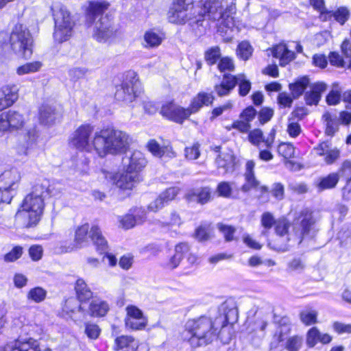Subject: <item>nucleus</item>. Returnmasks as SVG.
<instances>
[{"label": "nucleus", "mask_w": 351, "mask_h": 351, "mask_svg": "<svg viewBox=\"0 0 351 351\" xmlns=\"http://www.w3.org/2000/svg\"><path fill=\"white\" fill-rule=\"evenodd\" d=\"M48 182L36 184L32 191L24 198L21 209L15 215L16 224L23 228L37 225L45 208V198L49 195Z\"/></svg>", "instance_id": "obj_1"}, {"label": "nucleus", "mask_w": 351, "mask_h": 351, "mask_svg": "<svg viewBox=\"0 0 351 351\" xmlns=\"http://www.w3.org/2000/svg\"><path fill=\"white\" fill-rule=\"evenodd\" d=\"M132 143V137L125 132L114 127H104L94 133L93 145L101 158L108 154L118 155L125 153Z\"/></svg>", "instance_id": "obj_2"}, {"label": "nucleus", "mask_w": 351, "mask_h": 351, "mask_svg": "<svg viewBox=\"0 0 351 351\" xmlns=\"http://www.w3.org/2000/svg\"><path fill=\"white\" fill-rule=\"evenodd\" d=\"M235 11V4L228 3V0H206L204 4L205 16L210 21L218 22V30L221 32H226L234 26Z\"/></svg>", "instance_id": "obj_3"}, {"label": "nucleus", "mask_w": 351, "mask_h": 351, "mask_svg": "<svg viewBox=\"0 0 351 351\" xmlns=\"http://www.w3.org/2000/svg\"><path fill=\"white\" fill-rule=\"evenodd\" d=\"M186 330L191 335L189 341L193 346L211 343L216 336L217 330L212 319L206 316L189 320L186 324Z\"/></svg>", "instance_id": "obj_4"}, {"label": "nucleus", "mask_w": 351, "mask_h": 351, "mask_svg": "<svg viewBox=\"0 0 351 351\" xmlns=\"http://www.w3.org/2000/svg\"><path fill=\"white\" fill-rule=\"evenodd\" d=\"M51 10L54 21L53 38L56 42L62 43L72 36L75 22L64 5L54 3Z\"/></svg>", "instance_id": "obj_5"}, {"label": "nucleus", "mask_w": 351, "mask_h": 351, "mask_svg": "<svg viewBox=\"0 0 351 351\" xmlns=\"http://www.w3.org/2000/svg\"><path fill=\"white\" fill-rule=\"evenodd\" d=\"M12 49L21 53L25 58H29L32 54L33 39L28 29L22 24H16L10 35Z\"/></svg>", "instance_id": "obj_6"}, {"label": "nucleus", "mask_w": 351, "mask_h": 351, "mask_svg": "<svg viewBox=\"0 0 351 351\" xmlns=\"http://www.w3.org/2000/svg\"><path fill=\"white\" fill-rule=\"evenodd\" d=\"M89 230V226L85 223L80 226L75 231V241L80 247H82L88 242V233ZM96 247L97 250L103 254L107 252L108 249V242L103 236L99 226L94 225L91 227L89 231V236Z\"/></svg>", "instance_id": "obj_7"}, {"label": "nucleus", "mask_w": 351, "mask_h": 351, "mask_svg": "<svg viewBox=\"0 0 351 351\" xmlns=\"http://www.w3.org/2000/svg\"><path fill=\"white\" fill-rule=\"evenodd\" d=\"M315 222L313 212L308 208L295 213L293 219L295 242L298 244L301 243L304 237L309 235L313 231Z\"/></svg>", "instance_id": "obj_8"}, {"label": "nucleus", "mask_w": 351, "mask_h": 351, "mask_svg": "<svg viewBox=\"0 0 351 351\" xmlns=\"http://www.w3.org/2000/svg\"><path fill=\"white\" fill-rule=\"evenodd\" d=\"M290 225L289 219L285 217H280L276 219L274 230L278 238L273 243L269 244L274 250L279 252L287 251L290 246L289 242L292 240L295 241V236L292 237L289 231Z\"/></svg>", "instance_id": "obj_9"}, {"label": "nucleus", "mask_w": 351, "mask_h": 351, "mask_svg": "<svg viewBox=\"0 0 351 351\" xmlns=\"http://www.w3.org/2000/svg\"><path fill=\"white\" fill-rule=\"evenodd\" d=\"M140 86L136 74L134 73H130L127 75L126 80L117 87L114 94L115 99L126 104L132 102L138 96Z\"/></svg>", "instance_id": "obj_10"}, {"label": "nucleus", "mask_w": 351, "mask_h": 351, "mask_svg": "<svg viewBox=\"0 0 351 351\" xmlns=\"http://www.w3.org/2000/svg\"><path fill=\"white\" fill-rule=\"evenodd\" d=\"M92 29L93 37L98 42L104 43L116 36L117 28L108 16H101L93 25H87Z\"/></svg>", "instance_id": "obj_11"}, {"label": "nucleus", "mask_w": 351, "mask_h": 351, "mask_svg": "<svg viewBox=\"0 0 351 351\" xmlns=\"http://www.w3.org/2000/svg\"><path fill=\"white\" fill-rule=\"evenodd\" d=\"M192 3L193 0H175L167 13L169 22L176 25L189 23L190 18L193 15L188 13Z\"/></svg>", "instance_id": "obj_12"}, {"label": "nucleus", "mask_w": 351, "mask_h": 351, "mask_svg": "<svg viewBox=\"0 0 351 351\" xmlns=\"http://www.w3.org/2000/svg\"><path fill=\"white\" fill-rule=\"evenodd\" d=\"M94 127L90 124L80 125L73 134L71 139V145L77 149L90 152L93 147L90 136L93 133Z\"/></svg>", "instance_id": "obj_13"}, {"label": "nucleus", "mask_w": 351, "mask_h": 351, "mask_svg": "<svg viewBox=\"0 0 351 351\" xmlns=\"http://www.w3.org/2000/svg\"><path fill=\"white\" fill-rule=\"evenodd\" d=\"M110 4L106 0H91L84 7L85 25H93L108 10Z\"/></svg>", "instance_id": "obj_14"}, {"label": "nucleus", "mask_w": 351, "mask_h": 351, "mask_svg": "<svg viewBox=\"0 0 351 351\" xmlns=\"http://www.w3.org/2000/svg\"><path fill=\"white\" fill-rule=\"evenodd\" d=\"M147 162L144 154L138 150H134L129 156L125 155L122 158L123 170L132 173L139 174L138 173L145 167Z\"/></svg>", "instance_id": "obj_15"}, {"label": "nucleus", "mask_w": 351, "mask_h": 351, "mask_svg": "<svg viewBox=\"0 0 351 351\" xmlns=\"http://www.w3.org/2000/svg\"><path fill=\"white\" fill-rule=\"evenodd\" d=\"M127 316L125 319L127 327L132 330H143L147 324V319L141 310L136 306L130 305L126 307Z\"/></svg>", "instance_id": "obj_16"}, {"label": "nucleus", "mask_w": 351, "mask_h": 351, "mask_svg": "<svg viewBox=\"0 0 351 351\" xmlns=\"http://www.w3.org/2000/svg\"><path fill=\"white\" fill-rule=\"evenodd\" d=\"M189 111L173 101L167 102L162 105L160 114L167 119L174 122L182 123L184 120L188 119Z\"/></svg>", "instance_id": "obj_17"}, {"label": "nucleus", "mask_w": 351, "mask_h": 351, "mask_svg": "<svg viewBox=\"0 0 351 351\" xmlns=\"http://www.w3.org/2000/svg\"><path fill=\"white\" fill-rule=\"evenodd\" d=\"M3 351H40L38 341L34 339L16 340L7 343Z\"/></svg>", "instance_id": "obj_18"}, {"label": "nucleus", "mask_w": 351, "mask_h": 351, "mask_svg": "<svg viewBox=\"0 0 351 351\" xmlns=\"http://www.w3.org/2000/svg\"><path fill=\"white\" fill-rule=\"evenodd\" d=\"M315 154L324 157V161L328 165L334 163L340 156L339 150L337 148H332L328 141L319 143L314 148Z\"/></svg>", "instance_id": "obj_19"}, {"label": "nucleus", "mask_w": 351, "mask_h": 351, "mask_svg": "<svg viewBox=\"0 0 351 351\" xmlns=\"http://www.w3.org/2000/svg\"><path fill=\"white\" fill-rule=\"evenodd\" d=\"M9 130L22 128L25 124V119L22 114L15 110H8L1 114Z\"/></svg>", "instance_id": "obj_20"}, {"label": "nucleus", "mask_w": 351, "mask_h": 351, "mask_svg": "<svg viewBox=\"0 0 351 351\" xmlns=\"http://www.w3.org/2000/svg\"><path fill=\"white\" fill-rule=\"evenodd\" d=\"M255 162L254 160H247L245 164V171L244 173L245 184L241 186V191L247 192L252 189H256L259 184V181L256 179L254 174Z\"/></svg>", "instance_id": "obj_21"}, {"label": "nucleus", "mask_w": 351, "mask_h": 351, "mask_svg": "<svg viewBox=\"0 0 351 351\" xmlns=\"http://www.w3.org/2000/svg\"><path fill=\"white\" fill-rule=\"evenodd\" d=\"M20 179V173L16 169L3 172L0 176V195L3 190H14Z\"/></svg>", "instance_id": "obj_22"}, {"label": "nucleus", "mask_w": 351, "mask_h": 351, "mask_svg": "<svg viewBox=\"0 0 351 351\" xmlns=\"http://www.w3.org/2000/svg\"><path fill=\"white\" fill-rule=\"evenodd\" d=\"M327 85L324 82H317L310 86V90L306 92L304 99L308 106L317 105L322 94L326 90Z\"/></svg>", "instance_id": "obj_23"}, {"label": "nucleus", "mask_w": 351, "mask_h": 351, "mask_svg": "<svg viewBox=\"0 0 351 351\" xmlns=\"http://www.w3.org/2000/svg\"><path fill=\"white\" fill-rule=\"evenodd\" d=\"M60 114L54 106L43 104L39 111V120L42 124H53L59 118Z\"/></svg>", "instance_id": "obj_24"}, {"label": "nucleus", "mask_w": 351, "mask_h": 351, "mask_svg": "<svg viewBox=\"0 0 351 351\" xmlns=\"http://www.w3.org/2000/svg\"><path fill=\"white\" fill-rule=\"evenodd\" d=\"M214 97L210 93H199L195 97L186 110L189 116L198 112L203 106H208L213 102Z\"/></svg>", "instance_id": "obj_25"}, {"label": "nucleus", "mask_w": 351, "mask_h": 351, "mask_svg": "<svg viewBox=\"0 0 351 351\" xmlns=\"http://www.w3.org/2000/svg\"><path fill=\"white\" fill-rule=\"evenodd\" d=\"M271 54L274 58H278L280 64L285 66L295 58V53L288 49L285 44H278L271 49Z\"/></svg>", "instance_id": "obj_26"}, {"label": "nucleus", "mask_w": 351, "mask_h": 351, "mask_svg": "<svg viewBox=\"0 0 351 351\" xmlns=\"http://www.w3.org/2000/svg\"><path fill=\"white\" fill-rule=\"evenodd\" d=\"M139 181V174L132 173L125 171L124 173L116 178L115 184L118 188L123 190L132 189Z\"/></svg>", "instance_id": "obj_27"}, {"label": "nucleus", "mask_w": 351, "mask_h": 351, "mask_svg": "<svg viewBox=\"0 0 351 351\" xmlns=\"http://www.w3.org/2000/svg\"><path fill=\"white\" fill-rule=\"evenodd\" d=\"M225 322L233 324L238 319L239 313L237 302L232 299L227 300L221 306Z\"/></svg>", "instance_id": "obj_28"}, {"label": "nucleus", "mask_w": 351, "mask_h": 351, "mask_svg": "<svg viewBox=\"0 0 351 351\" xmlns=\"http://www.w3.org/2000/svg\"><path fill=\"white\" fill-rule=\"evenodd\" d=\"M331 340L332 337L328 334H322L317 327L311 328L306 334V344L311 348L314 347L318 342L326 344Z\"/></svg>", "instance_id": "obj_29"}, {"label": "nucleus", "mask_w": 351, "mask_h": 351, "mask_svg": "<svg viewBox=\"0 0 351 351\" xmlns=\"http://www.w3.org/2000/svg\"><path fill=\"white\" fill-rule=\"evenodd\" d=\"M186 199L190 202H197L204 204L210 201L211 197V189L209 187H202L189 191L186 195Z\"/></svg>", "instance_id": "obj_30"}, {"label": "nucleus", "mask_w": 351, "mask_h": 351, "mask_svg": "<svg viewBox=\"0 0 351 351\" xmlns=\"http://www.w3.org/2000/svg\"><path fill=\"white\" fill-rule=\"evenodd\" d=\"M236 158L231 152L221 153L216 158V163L219 168L224 169V173L232 172L236 165Z\"/></svg>", "instance_id": "obj_31"}, {"label": "nucleus", "mask_w": 351, "mask_h": 351, "mask_svg": "<svg viewBox=\"0 0 351 351\" xmlns=\"http://www.w3.org/2000/svg\"><path fill=\"white\" fill-rule=\"evenodd\" d=\"M339 181V175L337 173L332 172L327 176L319 178L315 183V186L319 191L332 189L336 187Z\"/></svg>", "instance_id": "obj_32"}, {"label": "nucleus", "mask_w": 351, "mask_h": 351, "mask_svg": "<svg viewBox=\"0 0 351 351\" xmlns=\"http://www.w3.org/2000/svg\"><path fill=\"white\" fill-rule=\"evenodd\" d=\"M234 87V75L225 73L221 83L215 86V90L218 96L223 97L229 95Z\"/></svg>", "instance_id": "obj_33"}, {"label": "nucleus", "mask_w": 351, "mask_h": 351, "mask_svg": "<svg viewBox=\"0 0 351 351\" xmlns=\"http://www.w3.org/2000/svg\"><path fill=\"white\" fill-rule=\"evenodd\" d=\"M278 152L280 156L284 157L285 159H289L294 157L295 148L293 145L291 143H282L278 147ZM285 165L287 167L290 168L291 169H297L298 167V164L289 160H286Z\"/></svg>", "instance_id": "obj_34"}, {"label": "nucleus", "mask_w": 351, "mask_h": 351, "mask_svg": "<svg viewBox=\"0 0 351 351\" xmlns=\"http://www.w3.org/2000/svg\"><path fill=\"white\" fill-rule=\"evenodd\" d=\"M109 311L108 303L100 299H95L89 305V313L93 317H104Z\"/></svg>", "instance_id": "obj_35"}, {"label": "nucleus", "mask_w": 351, "mask_h": 351, "mask_svg": "<svg viewBox=\"0 0 351 351\" xmlns=\"http://www.w3.org/2000/svg\"><path fill=\"white\" fill-rule=\"evenodd\" d=\"M75 289L77 298L80 302H86L93 298V292L82 278L76 280Z\"/></svg>", "instance_id": "obj_36"}, {"label": "nucleus", "mask_w": 351, "mask_h": 351, "mask_svg": "<svg viewBox=\"0 0 351 351\" xmlns=\"http://www.w3.org/2000/svg\"><path fill=\"white\" fill-rule=\"evenodd\" d=\"M306 267L304 258L302 256H295L288 261L287 271L291 274H301Z\"/></svg>", "instance_id": "obj_37"}, {"label": "nucleus", "mask_w": 351, "mask_h": 351, "mask_svg": "<svg viewBox=\"0 0 351 351\" xmlns=\"http://www.w3.org/2000/svg\"><path fill=\"white\" fill-rule=\"evenodd\" d=\"M182 223L180 216L175 211L171 212L168 221L156 220L155 224L164 230H169L173 226H180Z\"/></svg>", "instance_id": "obj_38"}, {"label": "nucleus", "mask_w": 351, "mask_h": 351, "mask_svg": "<svg viewBox=\"0 0 351 351\" xmlns=\"http://www.w3.org/2000/svg\"><path fill=\"white\" fill-rule=\"evenodd\" d=\"M205 17L207 16L204 14L198 17L192 15L191 18H190L189 25L196 36H201L206 32V26L204 25Z\"/></svg>", "instance_id": "obj_39"}, {"label": "nucleus", "mask_w": 351, "mask_h": 351, "mask_svg": "<svg viewBox=\"0 0 351 351\" xmlns=\"http://www.w3.org/2000/svg\"><path fill=\"white\" fill-rule=\"evenodd\" d=\"M310 81L307 77H302L298 79L294 84H289V88L294 98L302 95L304 90L309 85Z\"/></svg>", "instance_id": "obj_40"}, {"label": "nucleus", "mask_w": 351, "mask_h": 351, "mask_svg": "<svg viewBox=\"0 0 351 351\" xmlns=\"http://www.w3.org/2000/svg\"><path fill=\"white\" fill-rule=\"evenodd\" d=\"M138 348V342L130 336H121L115 339V349L131 348L134 351Z\"/></svg>", "instance_id": "obj_41"}, {"label": "nucleus", "mask_w": 351, "mask_h": 351, "mask_svg": "<svg viewBox=\"0 0 351 351\" xmlns=\"http://www.w3.org/2000/svg\"><path fill=\"white\" fill-rule=\"evenodd\" d=\"M322 119L326 123V134L330 136H333L338 130L337 117L332 116L327 112L322 115Z\"/></svg>", "instance_id": "obj_42"}, {"label": "nucleus", "mask_w": 351, "mask_h": 351, "mask_svg": "<svg viewBox=\"0 0 351 351\" xmlns=\"http://www.w3.org/2000/svg\"><path fill=\"white\" fill-rule=\"evenodd\" d=\"M235 86L239 85V93L241 96L247 95L251 89V83L243 74L234 75Z\"/></svg>", "instance_id": "obj_43"}, {"label": "nucleus", "mask_w": 351, "mask_h": 351, "mask_svg": "<svg viewBox=\"0 0 351 351\" xmlns=\"http://www.w3.org/2000/svg\"><path fill=\"white\" fill-rule=\"evenodd\" d=\"M163 38L158 34L153 31H147L144 34V41L145 47L154 48L158 47Z\"/></svg>", "instance_id": "obj_44"}, {"label": "nucleus", "mask_w": 351, "mask_h": 351, "mask_svg": "<svg viewBox=\"0 0 351 351\" xmlns=\"http://www.w3.org/2000/svg\"><path fill=\"white\" fill-rule=\"evenodd\" d=\"M43 66L40 61L28 62L19 66L16 69V73L19 75L32 73L38 71Z\"/></svg>", "instance_id": "obj_45"}, {"label": "nucleus", "mask_w": 351, "mask_h": 351, "mask_svg": "<svg viewBox=\"0 0 351 351\" xmlns=\"http://www.w3.org/2000/svg\"><path fill=\"white\" fill-rule=\"evenodd\" d=\"M220 58L221 49L218 46L212 47L205 51L204 58L209 65L215 64Z\"/></svg>", "instance_id": "obj_46"}, {"label": "nucleus", "mask_w": 351, "mask_h": 351, "mask_svg": "<svg viewBox=\"0 0 351 351\" xmlns=\"http://www.w3.org/2000/svg\"><path fill=\"white\" fill-rule=\"evenodd\" d=\"M47 291L44 289L37 287L29 291L27 298L28 300L39 303L45 299Z\"/></svg>", "instance_id": "obj_47"}, {"label": "nucleus", "mask_w": 351, "mask_h": 351, "mask_svg": "<svg viewBox=\"0 0 351 351\" xmlns=\"http://www.w3.org/2000/svg\"><path fill=\"white\" fill-rule=\"evenodd\" d=\"M317 312L314 310H306L300 313V319L302 323L306 326L312 325L317 322Z\"/></svg>", "instance_id": "obj_48"}, {"label": "nucleus", "mask_w": 351, "mask_h": 351, "mask_svg": "<svg viewBox=\"0 0 351 351\" xmlns=\"http://www.w3.org/2000/svg\"><path fill=\"white\" fill-rule=\"evenodd\" d=\"M19 88L16 85H7L3 86L0 90L1 95L3 97L4 99H12L14 98V102L17 100Z\"/></svg>", "instance_id": "obj_49"}, {"label": "nucleus", "mask_w": 351, "mask_h": 351, "mask_svg": "<svg viewBox=\"0 0 351 351\" xmlns=\"http://www.w3.org/2000/svg\"><path fill=\"white\" fill-rule=\"evenodd\" d=\"M276 222V219H275L274 215L271 213H263L261 217V223L265 230L263 231L262 234H265L267 230H270L273 226H275Z\"/></svg>", "instance_id": "obj_50"}, {"label": "nucleus", "mask_w": 351, "mask_h": 351, "mask_svg": "<svg viewBox=\"0 0 351 351\" xmlns=\"http://www.w3.org/2000/svg\"><path fill=\"white\" fill-rule=\"evenodd\" d=\"M217 192L219 196L230 198L232 197V184L228 182H221L217 187Z\"/></svg>", "instance_id": "obj_51"}, {"label": "nucleus", "mask_w": 351, "mask_h": 351, "mask_svg": "<svg viewBox=\"0 0 351 351\" xmlns=\"http://www.w3.org/2000/svg\"><path fill=\"white\" fill-rule=\"evenodd\" d=\"M252 48L249 43L241 42L237 47V55L243 60H247L252 55Z\"/></svg>", "instance_id": "obj_52"}, {"label": "nucleus", "mask_w": 351, "mask_h": 351, "mask_svg": "<svg viewBox=\"0 0 351 351\" xmlns=\"http://www.w3.org/2000/svg\"><path fill=\"white\" fill-rule=\"evenodd\" d=\"M23 249L22 247L17 245L14 247L12 250L3 256V260L6 263H12L18 260L23 254Z\"/></svg>", "instance_id": "obj_53"}, {"label": "nucleus", "mask_w": 351, "mask_h": 351, "mask_svg": "<svg viewBox=\"0 0 351 351\" xmlns=\"http://www.w3.org/2000/svg\"><path fill=\"white\" fill-rule=\"evenodd\" d=\"M337 173L339 175V178L341 177L345 178L347 180V182H351V161L348 160H344Z\"/></svg>", "instance_id": "obj_54"}, {"label": "nucleus", "mask_w": 351, "mask_h": 351, "mask_svg": "<svg viewBox=\"0 0 351 351\" xmlns=\"http://www.w3.org/2000/svg\"><path fill=\"white\" fill-rule=\"evenodd\" d=\"M84 332L89 339H96L101 333V329L96 324L88 322L85 324Z\"/></svg>", "instance_id": "obj_55"}, {"label": "nucleus", "mask_w": 351, "mask_h": 351, "mask_svg": "<svg viewBox=\"0 0 351 351\" xmlns=\"http://www.w3.org/2000/svg\"><path fill=\"white\" fill-rule=\"evenodd\" d=\"M249 141L255 146H258L261 142L264 143L263 133L260 129L250 130L248 132Z\"/></svg>", "instance_id": "obj_56"}, {"label": "nucleus", "mask_w": 351, "mask_h": 351, "mask_svg": "<svg viewBox=\"0 0 351 351\" xmlns=\"http://www.w3.org/2000/svg\"><path fill=\"white\" fill-rule=\"evenodd\" d=\"M349 15L350 12L345 7H341L332 12L333 17L341 25H343L346 23V21L348 19Z\"/></svg>", "instance_id": "obj_57"}, {"label": "nucleus", "mask_w": 351, "mask_h": 351, "mask_svg": "<svg viewBox=\"0 0 351 351\" xmlns=\"http://www.w3.org/2000/svg\"><path fill=\"white\" fill-rule=\"evenodd\" d=\"M274 114V110L268 107L263 108L258 114L260 124L264 125L271 120Z\"/></svg>", "instance_id": "obj_58"}, {"label": "nucleus", "mask_w": 351, "mask_h": 351, "mask_svg": "<svg viewBox=\"0 0 351 351\" xmlns=\"http://www.w3.org/2000/svg\"><path fill=\"white\" fill-rule=\"evenodd\" d=\"M217 67L221 72H230L234 71V64L232 59L228 57H225L220 59Z\"/></svg>", "instance_id": "obj_59"}, {"label": "nucleus", "mask_w": 351, "mask_h": 351, "mask_svg": "<svg viewBox=\"0 0 351 351\" xmlns=\"http://www.w3.org/2000/svg\"><path fill=\"white\" fill-rule=\"evenodd\" d=\"M217 228L219 231L223 233L226 241H231L234 239V234L235 232V228L234 227L223 223H218Z\"/></svg>", "instance_id": "obj_60"}, {"label": "nucleus", "mask_w": 351, "mask_h": 351, "mask_svg": "<svg viewBox=\"0 0 351 351\" xmlns=\"http://www.w3.org/2000/svg\"><path fill=\"white\" fill-rule=\"evenodd\" d=\"M337 86V85L334 84L332 90L326 97V102L328 105H336L340 101L341 93L337 88H336Z\"/></svg>", "instance_id": "obj_61"}, {"label": "nucleus", "mask_w": 351, "mask_h": 351, "mask_svg": "<svg viewBox=\"0 0 351 351\" xmlns=\"http://www.w3.org/2000/svg\"><path fill=\"white\" fill-rule=\"evenodd\" d=\"M302 344V338L294 336L290 337L286 343V348L289 351H298Z\"/></svg>", "instance_id": "obj_62"}, {"label": "nucleus", "mask_w": 351, "mask_h": 351, "mask_svg": "<svg viewBox=\"0 0 351 351\" xmlns=\"http://www.w3.org/2000/svg\"><path fill=\"white\" fill-rule=\"evenodd\" d=\"M184 155L188 160H195L200 155L199 145L198 143L193 144L191 147H187L184 149Z\"/></svg>", "instance_id": "obj_63"}, {"label": "nucleus", "mask_w": 351, "mask_h": 351, "mask_svg": "<svg viewBox=\"0 0 351 351\" xmlns=\"http://www.w3.org/2000/svg\"><path fill=\"white\" fill-rule=\"evenodd\" d=\"M87 73L88 70L85 68L75 67L69 70V75L72 81L76 82L84 78Z\"/></svg>", "instance_id": "obj_64"}]
</instances>
